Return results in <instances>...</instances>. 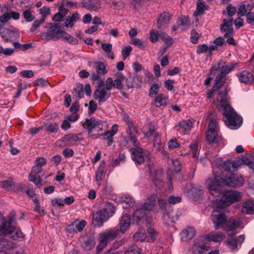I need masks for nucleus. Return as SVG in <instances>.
Instances as JSON below:
<instances>
[{
	"mask_svg": "<svg viewBox=\"0 0 254 254\" xmlns=\"http://www.w3.org/2000/svg\"><path fill=\"white\" fill-rule=\"evenodd\" d=\"M148 233L150 235L149 237L147 236L144 229H139L134 234L133 238L136 241L153 242L156 238V234L154 229L148 227Z\"/></svg>",
	"mask_w": 254,
	"mask_h": 254,
	"instance_id": "nucleus-13",
	"label": "nucleus"
},
{
	"mask_svg": "<svg viewBox=\"0 0 254 254\" xmlns=\"http://www.w3.org/2000/svg\"><path fill=\"white\" fill-rule=\"evenodd\" d=\"M225 208L215 203L214 209L211 215V218L214 225L215 229H218L225 223L226 216L225 213Z\"/></svg>",
	"mask_w": 254,
	"mask_h": 254,
	"instance_id": "nucleus-8",
	"label": "nucleus"
},
{
	"mask_svg": "<svg viewBox=\"0 0 254 254\" xmlns=\"http://www.w3.org/2000/svg\"><path fill=\"white\" fill-rule=\"evenodd\" d=\"M115 208L112 203L106 202L103 209L97 211L93 215V220L95 225L101 227L103 222L106 221L114 213Z\"/></svg>",
	"mask_w": 254,
	"mask_h": 254,
	"instance_id": "nucleus-4",
	"label": "nucleus"
},
{
	"mask_svg": "<svg viewBox=\"0 0 254 254\" xmlns=\"http://www.w3.org/2000/svg\"><path fill=\"white\" fill-rule=\"evenodd\" d=\"M101 48L105 53L106 56L108 58H110L112 60L114 59L115 55L113 52L112 51L113 46L112 44L110 43H102Z\"/></svg>",
	"mask_w": 254,
	"mask_h": 254,
	"instance_id": "nucleus-34",
	"label": "nucleus"
},
{
	"mask_svg": "<svg viewBox=\"0 0 254 254\" xmlns=\"http://www.w3.org/2000/svg\"><path fill=\"white\" fill-rule=\"evenodd\" d=\"M242 211L249 214L254 213V200L249 199L246 201L243 204Z\"/></svg>",
	"mask_w": 254,
	"mask_h": 254,
	"instance_id": "nucleus-32",
	"label": "nucleus"
},
{
	"mask_svg": "<svg viewBox=\"0 0 254 254\" xmlns=\"http://www.w3.org/2000/svg\"><path fill=\"white\" fill-rule=\"evenodd\" d=\"M221 64V62H220L212 65L210 70V76L205 81V85H209L211 80L213 78L215 74L217 73V71L219 69Z\"/></svg>",
	"mask_w": 254,
	"mask_h": 254,
	"instance_id": "nucleus-38",
	"label": "nucleus"
},
{
	"mask_svg": "<svg viewBox=\"0 0 254 254\" xmlns=\"http://www.w3.org/2000/svg\"><path fill=\"white\" fill-rule=\"evenodd\" d=\"M146 210L142 207L137 209L133 213V219L137 222H139L145 216Z\"/></svg>",
	"mask_w": 254,
	"mask_h": 254,
	"instance_id": "nucleus-39",
	"label": "nucleus"
},
{
	"mask_svg": "<svg viewBox=\"0 0 254 254\" xmlns=\"http://www.w3.org/2000/svg\"><path fill=\"white\" fill-rule=\"evenodd\" d=\"M179 25L182 26L184 29H187L189 27L190 24V21L188 17H184L179 19L178 21Z\"/></svg>",
	"mask_w": 254,
	"mask_h": 254,
	"instance_id": "nucleus-55",
	"label": "nucleus"
},
{
	"mask_svg": "<svg viewBox=\"0 0 254 254\" xmlns=\"http://www.w3.org/2000/svg\"><path fill=\"white\" fill-rule=\"evenodd\" d=\"M179 126L185 130H190L192 127V123L189 120L182 121L179 123Z\"/></svg>",
	"mask_w": 254,
	"mask_h": 254,
	"instance_id": "nucleus-48",
	"label": "nucleus"
},
{
	"mask_svg": "<svg viewBox=\"0 0 254 254\" xmlns=\"http://www.w3.org/2000/svg\"><path fill=\"white\" fill-rule=\"evenodd\" d=\"M221 170L226 171L233 170V165L232 161L230 160L224 161Z\"/></svg>",
	"mask_w": 254,
	"mask_h": 254,
	"instance_id": "nucleus-56",
	"label": "nucleus"
},
{
	"mask_svg": "<svg viewBox=\"0 0 254 254\" xmlns=\"http://www.w3.org/2000/svg\"><path fill=\"white\" fill-rule=\"evenodd\" d=\"M79 104L77 102L73 103L69 109V112L71 113L67 115L64 117V130H68L71 127V124L76 122L79 116L77 113L79 110Z\"/></svg>",
	"mask_w": 254,
	"mask_h": 254,
	"instance_id": "nucleus-10",
	"label": "nucleus"
},
{
	"mask_svg": "<svg viewBox=\"0 0 254 254\" xmlns=\"http://www.w3.org/2000/svg\"><path fill=\"white\" fill-rule=\"evenodd\" d=\"M130 224V217L127 215H125L122 217L120 223V231L122 233H125L128 228Z\"/></svg>",
	"mask_w": 254,
	"mask_h": 254,
	"instance_id": "nucleus-29",
	"label": "nucleus"
},
{
	"mask_svg": "<svg viewBox=\"0 0 254 254\" xmlns=\"http://www.w3.org/2000/svg\"><path fill=\"white\" fill-rule=\"evenodd\" d=\"M248 13V9L246 7V6L245 4H241L238 9L237 14L239 17H242L245 15H246V14Z\"/></svg>",
	"mask_w": 254,
	"mask_h": 254,
	"instance_id": "nucleus-62",
	"label": "nucleus"
},
{
	"mask_svg": "<svg viewBox=\"0 0 254 254\" xmlns=\"http://www.w3.org/2000/svg\"><path fill=\"white\" fill-rule=\"evenodd\" d=\"M168 163L172 166V168L176 172H179L181 169V163L180 160L177 159H169Z\"/></svg>",
	"mask_w": 254,
	"mask_h": 254,
	"instance_id": "nucleus-44",
	"label": "nucleus"
},
{
	"mask_svg": "<svg viewBox=\"0 0 254 254\" xmlns=\"http://www.w3.org/2000/svg\"><path fill=\"white\" fill-rule=\"evenodd\" d=\"M95 244L96 243L94 240L88 239L84 241L82 246L85 250L90 251L94 248Z\"/></svg>",
	"mask_w": 254,
	"mask_h": 254,
	"instance_id": "nucleus-47",
	"label": "nucleus"
},
{
	"mask_svg": "<svg viewBox=\"0 0 254 254\" xmlns=\"http://www.w3.org/2000/svg\"><path fill=\"white\" fill-rule=\"evenodd\" d=\"M163 220L165 225L168 227L173 226L175 224V220L171 217L169 213H166L163 216Z\"/></svg>",
	"mask_w": 254,
	"mask_h": 254,
	"instance_id": "nucleus-45",
	"label": "nucleus"
},
{
	"mask_svg": "<svg viewBox=\"0 0 254 254\" xmlns=\"http://www.w3.org/2000/svg\"><path fill=\"white\" fill-rule=\"evenodd\" d=\"M228 90L225 88L218 92L216 104L219 110L222 111L226 126L231 129H237L242 125V118L230 106L227 98Z\"/></svg>",
	"mask_w": 254,
	"mask_h": 254,
	"instance_id": "nucleus-1",
	"label": "nucleus"
},
{
	"mask_svg": "<svg viewBox=\"0 0 254 254\" xmlns=\"http://www.w3.org/2000/svg\"><path fill=\"white\" fill-rule=\"evenodd\" d=\"M195 233V230L193 228L188 227L182 232V239L184 241L191 240L194 236Z\"/></svg>",
	"mask_w": 254,
	"mask_h": 254,
	"instance_id": "nucleus-36",
	"label": "nucleus"
},
{
	"mask_svg": "<svg viewBox=\"0 0 254 254\" xmlns=\"http://www.w3.org/2000/svg\"><path fill=\"white\" fill-rule=\"evenodd\" d=\"M157 195L153 194L148 196L145 200L142 207L146 211H151L155 206Z\"/></svg>",
	"mask_w": 254,
	"mask_h": 254,
	"instance_id": "nucleus-24",
	"label": "nucleus"
},
{
	"mask_svg": "<svg viewBox=\"0 0 254 254\" xmlns=\"http://www.w3.org/2000/svg\"><path fill=\"white\" fill-rule=\"evenodd\" d=\"M127 126L128 129L127 130V132L129 135H135V134L138 133V130L137 129V128L134 126L133 123L131 124H130L129 125H127Z\"/></svg>",
	"mask_w": 254,
	"mask_h": 254,
	"instance_id": "nucleus-63",
	"label": "nucleus"
},
{
	"mask_svg": "<svg viewBox=\"0 0 254 254\" xmlns=\"http://www.w3.org/2000/svg\"><path fill=\"white\" fill-rule=\"evenodd\" d=\"M218 130V127L217 121L215 120H210L206 135V139L209 142H218L219 140Z\"/></svg>",
	"mask_w": 254,
	"mask_h": 254,
	"instance_id": "nucleus-12",
	"label": "nucleus"
},
{
	"mask_svg": "<svg viewBox=\"0 0 254 254\" xmlns=\"http://www.w3.org/2000/svg\"><path fill=\"white\" fill-rule=\"evenodd\" d=\"M103 124V121L96 120L95 118L92 117L89 119L86 120L83 123L82 126L84 128L91 130L96 127L102 128Z\"/></svg>",
	"mask_w": 254,
	"mask_h": 254,
	"instance_id": "nucleus-19",
	"label": "nucleus"
},
{
	"mask_svg": "<svg viewBox=\"0 0 254 254\" xmlns=\"http://www.w3.org/2000/svg\"><path fill=\"white\" fill-rule=\"evenodd\" d=\"M79 19V15L77 12L73 13L70 16H67L64 18V27H72Z\"/></svg>",
	"mask_w": 254,
	"mask_h": 254,
	"instance_id": "nucleus-30",
	"label": "nucleus"
},
{
	"mask_svg": "<svg viewBox=\"0 0 254 254\" xmlns=\"http://www.w3.org/2000/svg\"><path fill=\"white\" fill-rule=\"evenodd\" d=\"M94 98L99 103L105 102L110 96V93L105 88H98L94 93Z\"/></svg>",
	"mask_w": 254,
	"mask_h": 254,
	"instance_id": "nucleus-21",
	"label": "nucleus"
},
{
	"mask_svg": "<svg viewBox=\"0 0 254 254\" xmlns=\"http://www.w3.org/2000/svg\"><path fill=\"white\" fill-rule=\"evenodd\" d=\"M241 199L240 192L237 191L231 190L225 192L220 199H216L215 200H212V201H215L216 203L225 208L226 206L240 201Z\"/></svg>",
	"mask_w": 254,
	"mask_h": 254,
	"instance_id": "nucleus-7",
	"label": "nucleus"
},
{
	"mask_svg": "<svg viewBox=\"0 0 254 254\" xmlns=\"http://www.w3.org/2000/svg\"><path fill=\"white\" fill-rule=\"evenodd\" d=\"M88 64L89 66L93 67L95 69V71L91 73V79L93 81L100 80L108 72L105 65L102 62L89 61Z\"/></svg>",
	"mask_w": 254,
	"mask_h": 254,
	"instance_id": "nucleus-9",
	"label": "nucleus"
},
{
	"mask_svg": "<svg viewBox=\"0 0 254 254\" xmlns=\"http://www.w3.org/2000/svg\"><path fill=\"white\" fill-rule=\"evenodd\" d=\"M125 79L123 75H120L118 76L117 78L114 81V87L118 89H122L123 85L122 82Z\"/></svg>",
	"mask_w": 254,
	"mask_h": 254,
	"instance_id": "nucleus-49",
	"label": "nucleus"
},
{
	"mask_svg": "<svg viewBox=\"0 0 254 254\" xmlns=\"http://www.w3.org/2000/svg\"><path fill=\"white\" fill-rule=\"evenodd\" d=\"M126 158L125 153L120 154L118 158L112 160L111 165L114 168L119 164L120 163L124 162Z\"/></svg>",
	"mask_w": 254,
	"mask_h": 254,
	"instance_id": "nucleus-50",
	"label": "nucleus"
},
{
	"mask_svg": "<svg viewBox=\"0 0 254 254\" xmlns=\"http://www.w3.org/2000/svg\"><path fill=\"white\" fill-rule=\"evenodd\" d=\"M150 39L152 43H155L158 41L159 38V34L157 31L154 29H151L150 31Z\"/></svg>",
	"mask_w": 254,
	"mask_h": 254,
	"instance_id": "nucleus-61",
	"label": "nucleus"
},
{
	"mask_svg": "<svg viewBox=\"0 0 254 254\" xmlns=\"http://www.w3.org/2000/svg\"><path fill=\"white\" fill-rule=\"evenodd\" d=\"M14 232V234L12 236L13 240H17L23 237V233L21 230L16 229L12 225L11 220H7L5 218L0 216V234L2 235V238H4L6 235H10ZM1 239V238H0ZM6 240H7L6 239Z\"/></svg>",
	"mask_w": 254,
	"mask_h": 254,
	"instance_id": "nucleus-3",
	"label": "nucleus"
},
{
	"mask_svg": "<svg viewBox=\"0 0 254 254\" xmlns=\"http://www.w3.org/2000/svg\"><path fill=\"white\" fill-rule=\"evenodd\" d=\"M244 183L243 178L237 174H231L230 176L216 175L214 178H209L205 182V186L210 193L215 196H219L222 193L221 187H241Z\"/></svg>",
	"mask_w": 254,
	"mask_h": 254,
	"instance_id": "nucleus-2",
	"label": "nucleus"
},
{
	"mask_svg": "<svg viewBox=\"0 0 254 254\" xmlns=\"http://www.w3.org/2000/svg\"><path fill=\"white\" fill-rule=\"evenodd\" d=\"M79 140L78 135L75 134H67L64 135V144L67 145H73Z\"/></svg>",
	"mask_w": 254,
	"mask_h": 254,
	"instance_id": "nucleus-37",
	"label": "nucleus"
},
{
	"mask_svg": "<svg viewBox=\"0 0 254 254\" xmlns=\"http://www.w3.org/2000/svg\"><path fill=\"white\" fill-rule=\"evenodd\" d=\"M208 6L205 4L204 1L202 0H197L196 3V10L194 12V15L195 16L201 15L204 12V11L207 9Z\"/></svg>",
	"mask_w": 254,
	"mask_h": 254,
	"instance_id": "nucleus-33",
	"label": "nucleus"
},
{
	"mask_svg": "<svg viewBox=\"0 0 254 254\" xmlns=\"http://www.w3.org/2000/svg\"><path fill=\"white\" fill-rule=\"evenodd\" d=\"M168 97L163 94H159L155 97L153 99V103L156 107H164L167 106Z\"/></svg>",
	"mask_w": 254,
	"mask_h": 254,
	"instance_id": "nucleus-25",
	"label": "nucleus"
},
{
	"mask_svg": "<svg viewBox=\"0 0 254 254\" xmlns=\"http://www.w3.org/2000/svg\"><path fill=\"white\" fill-rule=\"evenodd\" d=\"M63 6H64V0L61 1L59 11L56 13L52 18V20L55 22L54 23H59L64 20V11L62 9Z\"/></svg>",
	"mask_w": 254,
	"mask_h": 254,
	"instance_id": "nucleus-41",
	"label": "nucleus"
},
{
	"mask_svg": "<svg viewBox=\"0 0 254 254\" xmlns=\"http://www.w3.org/2000/svg\"><path fill=\"white\" fill-rule=\"evenodd\" d=\"M155 187L160 189L163 186V182L162 181L161 177L157 175L152 179Z\"/></svg>",
	"mask_w": 254,
	"mask_h": 254,
	"instance_id": "nucleus-54",
	"label": "nucleus"
},
{
	"mask_svg": "<svg viewBox=\"0 0 254 254\" xmlns=\"http://www.w3.org/2000/svg\"><path fill=\"white\" fill-rule=\"evenodd\" d=\"M246 16L247 22L252 25H254V13L249 12Z\"/></svg>",
	"mask_w": 254,
	"mask_h": 254,
	"instance_id": "nucleus-64",
	"label": "nucleus"
},
{
	"mask_svg": "<svg viewBox=\"0 0 254 254\" xmlns=\"http://www.w3.org/2000/svg\"><path fill=\"white\" fill-rule=\"evenodd\" d=\"M225 237V235L221 232H212L205 236V240L208 241L219 243L222 242L224 239Z\"/></svg>",
	"mask_w": 254,
	"mask_h": 254,
	"instance_id": "nucleus-23",
	"label": "nucleus"
},
{
	"mask_svg": "<svg viewBox=\"0 0 254 254\" xmlns=\"http://www.w3.org/2000/svg\"><path fill=\"white\" fill-rule=\"evenodd\" d=\"M13 246L12 243L4 238L0 239V254H7L6 250H8Z\"/></svg>",
	"mask_w": 254,
	"mask_h": 254,
	"instance_id": "nucleus-31",
	"label": "nucleus"
},
{
	"mask_svg": "<svg viewBox=\"0 0 254 254\" xmlns=\"http://www.w3.org/2000/svg\"><path fill=\"white\" fill-rule=\"evenodd\" d=\"M159 86L158 84H153L149 90V96L153 97L154 96L156 95L158 92Z\"/></svg>",
	"mask_w": 254,
	"mask_h": 254,
	"instance_id": "nucleus-60",
	"label": "nucleus"
},
{
	"mask_svg": "<svg viewBox=\"0 0 254 254\" xmlns=\"http://www.w3.org/2000/svg\"><path fill=\"white\" fill-rule=\"evenodd\" d=\"M239 78L241 82L248 83L253 80V75L250 72L244 70L239 74Z\"/></svg>",
	"mask_w": 254,
	"mask_h": 254,
	"instance_id": "nucleus-35",
	"label": "nucleus"
},
{
	"mask_svg": "<svg viewBox=\"0 0 254 254\" xmlns=\"http://www.w3.org/2000/svg\"><path fill=\"white\" fill-rule=\"evenodd\" d=\"M170 19V15L168 13H163L160 15L158 18L157 25L159 29H163L169 23Z\"/></svg>",
	"mask_w": 254,
	"mask_h": 254,
	"instance_id": "nucleus-27",
	"label": "nucleus"
},
{
	"mask_svg": "<svg viewBox=\"0 0 254 254\" xmlns=\"http://www.w3.org/2000/svg\"><path fill=\"white\" fill-rule=\"evenodd\" d=\"M119 234V231L116 229H108L102 232L99 239H102L107 243L115 239Z\"/></svg>",
	"mask_w": 254,
	"mask_h": 254,
	"instance_id": "nucleus-17",
	"label": "nucleus"
},
{
	"mask_svg": "<svg viewBox=\"0 0 254 254\" xmlns=\"http://www.w3.org/2000/svg\"><path fill=\"white\" fill-rule=\"evenodd\" d=\"M132 159L137 164H141L145 160L150 159V153L140 147L129 149Z\"/></svg>",
	"mask_w": 254,
	"mask_h": 254,
	"instance_id": "nucleus-11",
	"label": "nucleus"
},
{
	"mask_svg": "<svg viewBox=\"0 0 254 254\" xmlns=\"http://www.w3.org/2000/svg\"><path fill=\"white\" fill-rule=\"evenodd\" d=\"M14 52V49L11 48H6L4 49L3 47L0 45V54H3L6 56L12 55Z\"/></svg>",
	"mask_w": 254,
	"mask_h": 254,
	"instance_id": "nucleus-52",
	"label": "nucleus"
},
{
	"mask_svg": "<svg viewBox=\"0 0 254 254\" xmlns=\"http://www.w3.org/2000/svg\"><path fill=\"white\" fill-rule=\"evenodd\" d=\"M23 16L25 21L28 22H31L35 19V16L32 14L31 10L29 9L23 11Z\"/></svg>",
	"mask_w": 254,
	"mask_h": 254,
	"instance_id": "nucleus-53",
	"label": "nucleus"
},
{
	"mask_svg": "<svg viewBox=\"0 0 254 254\" xmlns=\"http://www.w3.org/2000/svg\"><path fill=\"white\" fill-rule=\"evenodd\" d=\"M86 225V222L84 220L80 221H75L72 224L68 226L67 231L73 229L74 231L76 230L78 232H81Z\"/></svg>",
	"mask_w": 254,
	"mask_h": 254,
	"instance_id": "nucleus-28",
	"label": "nucleus"
},
{
	"mask_svg": "<svg viewBox=\"0 0 254 254\" xmlns=\"http://www.w3.org/2000/svg\"><path fill=\"white\" fill-rule=\"evenodd\" d=\"M132 51V48L130 46L125 47L123 48L122 54L124 60H126L129 55Z\"/></svg>",
	"mask_w": 254,
	"mask_h": 254,
	"instance_id": "nucleus-57",
	"label": "nucleus"
},
{
	"mask_svg": "<svg viewBox=\"0 0 254 254\" xmlns=\"http://www.w3.org/2000/svg\"><path fill=\"white\" fill-rule=\"evenodd\" d=\"M83 6L88 10L96 11L100 8L101 3L99 0H92L89 3L84 4Z\"/></svg>",
	"mask_w": 254,
	"mask_h": 254,
	"instance_id": "nucleus-40",
	"label": "nucleus"
},
{
	"mask_svg": "<svg viewBox=\"0 0 254 254\" xmlns=\"http://www.w3.org/2000/svg\"><path fill=\"white\" fill-rule=\"evenodd\" d=\"M106 166V162L102 161L96 171L95 173V181L97 186L100 187L101 185V182L103 180L105 176V168Z\"/></svg>",
	"mask_w": 254,
	"mask_h": 254,
	"instance_id": "nucleus-22",
	"label": "nucleus"
},
{
	"mask_svg": "<svg viewBox=\"0 0 254 254\" xmlns=\"http://www.w3.org/2000/svg\"><path fill=\"white\" fill-rule=\"evenodd\" d=\"M192 250L194 254H202L207 251V248L202 241H197L195 242Z\"/></svg>",
	"mask_w": 254,
	"mask_h": 254,
	"instance_id": "nucleus-26",
	"label": "nucleus"
},
{
	"mask_svg": "<svg viewBox=\"0 0 254 254\" xmlns=\"http://www.w3.org/2000/svg\"><path fill=\"white\" fill-rule=\"evenodd\" d=\"M233 165V170H237L243 165H246L251 169L254 170V155L249 157H243L232 161Z\"/></svg>",
	"mask_w": 254,
	"mask_h": 254,
	"instance_id": "nucleus-15",
	"label": "nucleus"
},
{
	"mask_svg": "<svg viewBox=\"0 0 254 254\" xmlns=\"http://www.w3.org/2000/svg\"><path fill=\"white\" fill-rule=\"evenodd\" d=\"M200 37V34L196 32L195 29H192L191 31V35L190 37V41L193 43H197L198 39Z\"/></svg>",
	"mask_w": 254,
	"mask_h": 254,
	"instance_id": "nucleus-58",
	"label": "nucleus"
},
{
	"mask_svg": "<svg viewBox=\"0 0 254 254\" xmlns=\"http://www.w3.org/2000/svg\"><path fill=\"white\" fill-rule=\"evenodd\" d=\"M118 128V125H114L112 126L111 130L106 131L100 135L103 137L104 139H109L117 132Z\"/></svg>",
	"mask_w": 254,
	"mask_h": 254,
	"instance_id": "nucleus-42",
	"label": "nucleus"
},
{
	"mask_svg": "<svg viewBox=\"0 0 254 254\" xmlns=\"http://www.w3.org/2000/svg\"><path fill=\"white\" fill-rule=\"evenodd\" d=\"M119 203L123 204V208L127 209L129 207H132L135 205V200L131 196L129 195H123L121 197L116 198Z\"/></svg>",
	"mask_w": 254,
	"mask_h": 254,
	"instance_id": "nucleus-20",
	"label": "nucleus"
},
{
	"mask_svg": "<svg viewBox=\"0 0 254 254\" xmlns=\"http://www.w3.org/2000/svg\"><path fill=\"white\" fill-rule=\"evenodd\" d=\"M75 95L79 98H81L84 95L83 85L82 84L78 83L75 85L74 88Z\"/></svg>",
	"mask_w": 254,
	"mask_h": 254,
	"instance_id": "nucleus-46",
	"label": "nucleus"
},
{
	"mask_svg": "<svg viewBox=\"0 0 254 254\" xmlns=\"http://www.w3.org/2000/svg\"><path fill=\"white\" fill-rule=\"evenodd\" d=\"M144 135L145 137L149 138L151 136L154 137V147L157 149V150L163 151L164 144L161 142L160 139L157 133L155 132V130L153 127H150L149 130L146 132H144Z\"/></svg>",
	"mask_w": 254,
	"mask_h": 254,
	"instance_id": "nucleus-16",
	"label": "nucleus"
},
{
	"mask_svg": "<svg viewBox=\"0 0 254 254\" xmlns=\"http://www.w3.org/2000/svg\"><path fill=\"white\" fill-rule=\"evenodd\" d=\"M46 32L43 33L42 36L47 40H57L62 38L64 35V26L60 23H50L47 26Z\"/></svg>",
	"mask_w": 254,
	"mask_h": 254,
	"instance_id": "nucleus-5",
	"label": "nucleus"
},
{
	"mask_svg": "<svg viewBox=\"0 0 254 254\" xmlns=\"http://www.w3.org/2000/svg\"><path fill=\"white\" fill-rule=\"evenodd\" d=\"M241 220L239 219H229L225 227V230L229 236L238 232L237 229L240 227Z\"/></svg>",
	"mask_w": 254,
	"mask_h": 254,
	"instance_id": "nucleus-18",
	"label": "nucleus"
},
{
	"mask_svg": "<svg viewBox=\"0 0 254 254\" xmlns=\"http://www.w3.org/2000/svg\"><path fill=\"white\" fill-rule=\"evenodd\" d=\"M40 13L42 15V18L45 20L47 16L51 13L50 8L48 7L44 6L40 9Z\"/></svg>",
	"mask_w": 254,
	"mask_h": 254,
	"instance_id": "nucleus-59",
	"label": "nucleus"
},
{
	"mask_svg": "<svg viewBox=\"0 0 254 254\" xmlns=\"http://www.w3.org/2000/svg\"><path fill=\"white\" fill-rule=\"evenodd\" d=\"M42 168L37 166H34L28 176V181L33 182L38 188H40L42 185V179L38 174L42 172Z\"/></svg>",
	"mask_w": 254,
	"mask_h": 254,
	"instance_id": "nucleus-14",
	"label": "nucleus"
},
{
	"mask_svg": "<svg viewBox=\"0 0 254 254\" xmlns=\"http://www.w3.org/2000/svg\"><path fill=\"white\" fill-rule=\"evenodd\" d=\"M43 126H44L43 129L49 133L56 132L58 130V126L57 124H53L50 123H45Z\"/></svg>",
	"mask_w": 254,
	"mask_h": 254,
	"instance_id": "nucleus-43",
	"label": "nucleus"
},
{
	"mask_svg": "<svg viewBox=\"0 0 254 254\" xmlns=\"http://www.w3.org/2000/svg\"><path fill=\"white\" fill-rule=\"evenodd\" d=\"M237 63L231 64L229 65H220V68L218 70V73L215 77L214 84V89L221 88L223 85L226 80L227 74L233 70L237 66Z\"/></svg>",
	"mask_w": 254,
	"mask_h": 254,
	"instance_id": "nucleus-6",
	"label": "nucleus"
},
{
	"mask_svg": "<svg viewBox=\"0 0 254 254\" xmlns=\"http://www.w3.org/2000/svg\"><path fill=\"white\" fill-rule=\"evenodd\" d=\"M227 245L233 251H236L238 249V244L235 239L230 238L227 241Z\"/></svg>",
	"mask_w": 254,
	"mask_h": 254,
	"instance_id": "nucleus-51",
	"label": "nucleus"
}]
</instances>
